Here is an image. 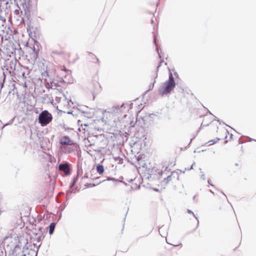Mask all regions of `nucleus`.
I'll return each mask as SVG.
<instances>
[{
    "label": "nucleus",
    "mask_w": 256,
    "mask_h": 256,
    "mask_svg": "<svg viewBox=\"0 0 256 256\" xmlns=\"http://www.w3.org/2000/svg\"><path fill=\"white\" fill-rule=\"evenodd\" d=\"M176 86V82L174 80L172 73L169 74L168 80L165 82L163 86L159 89L160 94L164 96L170 92Z\"/></svg>",
    "instance_id": "obj_1"
},
{
    "label": "nucleus",
    "mask_w": 256,
    "mask_h": 256,
    "mask_svg": "<svg viewBox=\"0 0 256 256\" xmlns=\"http://www.w3.org/2000/svg\"><path fill=\"white\" fill-rule=\"evenodd\" d=\"M52 114L46 110L42 111L38 116V122L42 126H45L52 120Z\"/></svg>",
    "instance_id": "obj_2"
},
{
    "label": "nucleus",
    "mask_w": 256,
    "mask_h": 256,
    "mask_svg": "<svg viewBox=\"0 0 256 256\" xmlns=\"http://www.w3.org/2000/svg\"><path fill=\"white\" fill-rule=\"evenodd\" d=\"M66 76L70 78V75L65 76V79H66ZM71 82L70 80H64L63 78L61 79L59 81H57L56 80H54L52 83V86H55L56 88L58 87H64L66 86V83Z\"/></svg>",
    "instance_id": "obj_3"
},
{
    "label": "nucleus",
    "mask_w": 256,
    "mask_h": 256,
    "mask_svg": "<svg viewBox=\"0 0 256 256\" xmlns=\"http://www.w3.org/2000/svg\"><path fill=\"white\" fill-rule=\"evenodd\" d=\"M60 144L62 146H78L77 144L74 143L68 136H66L60 138Z\"/></svg>",
    "instance_id": "obj_4"
},
{
    "label": "nucleus",
    "mask_w": 256,
    "mask_h": 256,
    "mask_svg": "<svg viewBox=\"0 0 256 256\" xmlns=\"http://www.w3.org/2000/svg\"><path fill=\"white\" fill-rule=\"evenodd\" d=\"M58 169L59 170L64 172L66 175H68L70 174V166L67 162L60 164L58 166Z\"/></svg>",
    "instance_id": "obj_5"
},
{
    "label": "nucleus",
    "mask_w": 256,
    "mask_h": 256,
    "mask_svg": "<svg viewBox=\"0 0 256 256\" xmlns=\"http://www.w3.org/2000/svg\"><path fill=\"white\" fill-rule=\"evenodd\" d=\"M124 104H122L120 106H114L112 108V112L114 114H118L124 111Z\"/></svg>",
    "instance_id": "obj_6"
},
{
    "label": "nucleus",
    "mask_w": 256,
    "mask_h": 256,
    "mask_svg": "<svg viewBox=\"0 0 256 256\" xmlns=\"http://www.w3.org/2000/svg\"><path fill=\"white\" fill-rule=\"evenodd\" d=\"M62 99V100L66 102L68 106H70V103H72V104H73L70 100H67L66 96L64 94H62V97L56 96L55 98L56 101L58 102H60Z\"/></svg>",
    "instance_id": "obj_7"
},
{
    "label": "nucleus",
    "mask_w": 256,
    "mask_h": 256,
    "mask_svg": "<svg viewBox=\"0 0 256 256\" xmlns=\"http://www.w3.org/2000/svg\"><path fill=\"white\" fill-rule=\"evenodd\" d=\"M60 149L64 153L66 154H72L74 150L73 148H68L66 146H61Z\"/></svg>",
    "instance_id": "obj_8"
},
{
    "label": "nucleus",
    "mask_w": 256,
    "mask_h": 256,
    "mask_svg": "<svg viewBox=\"0 0 256 256\" xmlns=\"http://www.w3.org/2000/svg\"><path fill=\"white\" fill-rule=\"evenodd\" d=\"M94 88L92 89L94 93H98L100 90V86L98 82L93 84Z\"/></svg>",
    "instance_id": "obj_9"
},
{
    "label": "nucleus",
    "mask_w": 256,
    "mask_h": 256,
    "mask_svg": "<svg viewBox=\"0 0 256 256\" xmlns=\"http://www.w3.org/2000/svg\"><path fill=\"white\" fill-rule=\"evenodd\" d=\"M56 226V224L54 222H52L50 224L49 226V234H52L54 233Z\"/></svg>",
    "instance_id": "obj_10"
},
{
    "label": "nucleus",
    "mask_w": 256,
    "mask_h": 256,
    "mask_svg": "<svg viewBox=\"0 0 256 256\" xmlns=\"http://www.w3.org/2000/svg\"><path fill=\"white\" fill-rule=\"evenodd\" d=\"M172 173L171 172L170 175L166 176V178H164L162 182L165 184H167L170 181L172 180Z\"/></svg>",
    "instance_id": "obj_11"
},
{
    "label": "nucleus",
    "mask_w": 256,
    "mask_h": 256,
    "mask_svg": "<svg viewBox=\"0 0 256 256\" xmlns=\"http://www.w3.org/2000/svg\"><path fill=\"white\" fill-rule=\"evenodd\" d=\"M96 170L99 174H102L104 172V166L102 164H98L96 166Z\"/></svg>",
    "instance_id": "obj_12"
},
{
    "label": "nucleus",
    "mask_w": 256,
    "mask_h": 256,
    "mask_svg": "<svg viewBox=\"0 0 256 256\" xmlns=\"http://www.w3.org/2000/svg\"><path fill=\"white\" fill-rule=\"evenodd\" d=\"M14 14L16 15V18L18 20L20 18L22 19V20H23V18L20 16V12L19 10H16L14 12Z\"/></svg>",
    "instance_id": "obj_13"
},
{
    "label": "nucleus",
    "mask_w": 256,
    "mask_h": 256,
    "mask_svg": "<svg viewBox=\"0 0 256 256\" xmlns=\"http://www.w3.org/2000/svg\"><path fill=\"white\" fill-rule=\"evenodd\" d=\"M220 139L219 138H216V140H210L209 142H207V144H208V146H210V145H212V144H214L216 143Z\"/></svg>",
    "instance_id": "obj_14"
},
{
    "label": "nucleus",
    "mask_w": 256,
    "mask_h": 256,
    "mask_svg": "<svg viewBox=\"0 0 256 256\" xmlns=\"http://www.w3.org/2000/svg\"><path fill=\"white\" fill-rule=\"evenodd\" d=\"M187 212L188 214H192V216H194V217L196 220H197V223H198H198H199V221L198 219V218L194 215V213L190 210H187Z\"/></svg>",
    "instance_id": "obj_15"
},
{
    "label": "nucleus",
    "mask_w": 256,
    "mask_h": 256,
    "mask_svg": "<svg viewBox=\"0 0 256 256\" xmlns=\"http://www.w3.org/2000/svg\"><path fill=\"white\" fill-rule=\"evenodd\" d=\"M78 176H76L75 178H74L73 179V181L72 182V183L71 184H70V188H72V186H74L76 184V182L77 180H78Z\"/></svg>",
    "instance_id": "obj_16"
},
{
    "label": "nucleus",
    "mask_w": 256,
    "mask_h": 256,
    "mask_svg": "<svg viewBox=\"0 0 256 256\" xmlns=\"http://www.w3.org/2000/svg\"><path fill=\"white\" fill-rule=\"evenodd\" d=\"M154 43L155 44H156V50H157V52H158V56H159L160 58H161V56H160V52H158V46L156 45V38H155V37H154Z\"/></svg>",
    "instance_id": "obj_17"
},
{
    "label": "nucleus",
    "mask_w": 256,
    "mask_h": 256,
    "mask_svg": "<svg viewBox=\"0 0 256 256\" xmlns=\"http://www.w3.org/2000/svg\"><path fill=\"white\" fill-rule=\"evenodd\" d=\"M6 254L4 252L2 249H0V256H6Z\"/></svg>",
    "instance_id": "obj_18"
},
{
    "label": "nucleus",
    "mask_w": 256,
    "mask_h": 256,
    "mask_svg": "<svg viewBox=\"0 0 256 256\" xmlns=\"http://www.w3.org/2000/svg\"><path fill=\"white\" fill-rule=\"evenodd\" d=\"M96 186V184H85V186H86V187H92V186Z\"/></svg>",
    "instance_id": "obj_19"
},
{
    "label": "nucleus",
    "mask_w": 256,
    "mask_h": 256,
    "mask_svg": "<svg viewBox=\"0 0 256 256\" xmlns=\"http://www.w3.org/2000/svg\"><path fill=\"white\" fill-rule=\"evenodd\" d=\"M34 58H36L38 56V54H37V52H36L35 49L34 50Z\"/></svg>",
    "instance_id": "obj_20"
},
{
    "label": "nucleus",
    "mask_w": 256,
    "mask_h": 256,
    "mask_svg": "<svg viewBox=\"0 0 256 256\" xmlns=\"http://www.w3.org/2000/svg\"><path fill=\"white\" fill-rule=\"evenodd\" d=\"M225 134L226 135V138L227 137V134H229L227 130H224Z\"/></svg>",
    "instance_id": "obj_21"
},
{
    "label": "nucleus",
    "mask_w": 256,
    "mask_h": 256,
    "mask_svg": "<svg viewBox=\"0 0 256 256\" xmlns=\"http://www.w3.org/2000/svg\"><path fill=\"white\" fill-rule=\"evenodd\" d=\"M94 151L99 152L101 151V149L100 148H96V150H94Z\"/></svg>",
    "instance_id": "obj_22"
},
{
    "label": "nucleus",
    "mask_w": 256,
    "mask_h": 256,
    "mask_svg": "<svg viewBox=\"0 0 256 256\" xmlns=\"http://www.w3.org/2000/svg\"><path fill=\"white\" fill-rule=\"evenodd\" d=\"M123 162V159L122 158H120L119 159V164H122Z\"/></svg>",
    "instance_id": "obj_23"
},
{
    "label": "nucleus",
    "mask_w": 256,
    "mask_h": 256,
    "mask_svg": "<svg viewBox=\"0 0 256 256\" xmlns=\"http://www.w3.org/2000/svg\"><path fill=\"white\" fill-rule=\"evenodd\" d=\"M201 178L203 180H205V176L204 174H202L200 176Z\"/></svg>",
    "instance_id": "obj_24"
},
{
    "label": "nucleus",
    "mask_w": 256,
    "mask_h": 256,
    "mask_svg": "<svg viewBox=\"0 0 256 256\" xmlns=\"http://www.w3.org/2000/svg\"><path fill=\"white\" fill-rule=\"evenodd\" d=\"M208 184H210V186H214L213 184H211L210 183V180H208Z\"/></svg>",
    "instance_id": "obj_25"
},
{
    "label": "nucleus",
    "mask_w": 256,
    "mask_h": 256,
    "mask_svg": "<svg viewBox=\"0 0 256 256\" xmlns=\"http://www.w3.org/2000/svg\"><path fill=\"white\" fill-rule=\"evenodd\" d=\"M160 174L161 176H162L163 174H164V172H162V170H161V171H160Z\"/></svg>",
    "instance_id": "obj_26"
},
{
    "label": "nucleus",
    "mask_w": 256,
    "mask_h": 256,
    "mask_svg": "<svg viewBox=\"0 0 256 256\" xmlns=\"http://www.w3.org/2000/svg\"><path fill=\"white\" fill-rule=\"evenodd\" d=\"M120 158V157H116V158H115V160H119Z\"/></svg>",
    "instance_id": "obj_27"
},
{
    "label": "nucleus",
    "mask_w": 256,
    "mask_h": 256,
    "mask_svg": "<svg viewBox=\"0 0 256 256\" xmlns=\"http://www.w3.org/2000/svg\"><path fill=\"white\" fill-rule=\"evenodd\" d=\"M208 126V124H206V125H204H204H203V124H201V126H200V127H202V126Z\"/></svg>",
    "instance_id": "obj_28"
},
{
    "label": "nucleus",
    "mask_w": 256,
    "mask_h": 256,
    "mask_svg": "<svg viewBox=\"0 0 256 256\" xmlns=\"http://www.w3.org/2000/svg\"><path fill=\"white\" fill-rule=\"evenodd\" d=\"M220 192L223 194L226 197V195L225 194H224L222 191Z\"/></svg>",
    "instance_id": "obj_29"
},
{
    "label": "nucleus",
    "mask_w": 256,
    "mask_h": 256,
    "mask_svg": "<svg viewBox=\"0 0 256 256\" xmlns=\"http://www.w3.org/2000/svg\"><path fill=\"white\" fill-rule=\"evenodd\" d=\"M162 227L160 228L159 230V232L160 233V230H162Z\"/></svg>",
    "instance_id": "obj_30"
},
{
    "label": "nucleus",
    "mask_w": 256,
    "mask_h": 256,
    "mask_svg": "<svg viewBox=\"0 0 256 256\" xmlns=\"http://www.w3.org/2000/svg\"><path fill=\"white\" fill-rule=\"evenodd\" d=\"M210 192L213 194H214V192L212 190H210Z\"/></svg>",
    "instance_id": "obj_31"
},
{
    "label": "nucleus",
    "mask_w": 256,
    "mask_h": 256,
    "mask_svg": "<svg viewBox=\"0 0 256 256\" xmlns=\"http://www.w3.org/2000/svg\"><path fill=\"white\" fill-rule=\"evenodd\" d=\"M193 168V164L191 168H190V170L191 169H192Z\"/></svg>",
    "instance_id": "obj_32"
},
{
    "label": "nucleus",
    "mask_w": 256,
    "mask_h": 256,
    "mask_svg": "<svg viewBox=\"0 0 256 256\" xmlns=\"http://www.w3.org/2000/svg\"><path fill=\"white\" fill-rule=\"evenodd\" d=\"M20 256H26V255L22 254Z\"/></svg>",
    "instance_id": "obj_33"
},
{
    "label": "nucleus",
    "mask_w": 256,
    "mask_h": 256,
    "mask_svg": "<svg viewBox=\"0 0 256 256\" xmlns=\"http://www.w3.org/2000/svg\"><path fill=\"white\" fill-rule=\"evenodd\" d=\"M96 60L97 62H98V59L96 58Z\"/></svg>",
    "instance_id": "obj_34"
},
{
    "label": "nucleus",
    "mask_w": 256,
    "mask_h": 256,
    "mask_svg": "<svg viewBox=\"0 0 256 256\" xmlns=\"http://www.w3.org/2000/svg\"><path fill=\"white\" fill-rule=\"evenodd\" d=\"M151 22H152V23H153V22H154V20H151Z\"/></svg>",
    "instance_id": "obj_35"
},
{
    "label": "nucleus",
    "mask_w": 256,
    "mask_h": 256,
    "mask_svg": "<svg viewBox=\"0 0 256 256\" xmlns=\"http://www.w3.org/2000/svg\"><path fill=\"white\" fill-rule=\"evenodd\" d=\"M160 66V64L158 65V68Z\"/></svg>",
    "instance_id": "obj_36"
},
{
    "label": "nucleus",
    "mask_w": 256,
    "mask_h": 256,
    "mask_svg": "<svg viewBox=\"0 0 256 256\" xmlns=\"http://www.w3.org/2000/svg\"><path fill=\"white\" fill-rule=\"evenodd\" d=\"M92 146V144H90V145L89 146H90V147H91V146Z\"/></svg>",
    "instance_id": "obj_37"
},
{
    "label": "nucleus",
    "mask_w": 256,
    "mask_h": 256,
    "mask_svg": "<svg viewBox=\"0 0 256 256\" xmlns=\"http://www.w3.org/2000/svg\"><path fill=\"white\" fill-rule=\"evenodd\" d=\"M167 169H168V167H166L165 168V170H166Z\"/></svg>",
    "instance_id": "obj_38"
},
{
    "label": "nucleus",
    "mask_w": 256,
    "mask_h": 256,
    "mask_svg": "<svg viewBox=\"0 0 256 256\" xmlns=\"http://www.w3.org/2000/svg\"><path fill=\"white\" fill-rule=\"evenodd\" d=\"M108 180H112V178H108Z\"/></svg>",
    "instance_id": "obj_39"
},
{
    "label": "nucleus",
    "mask_w": 256,
    "mask_h": 256,
    "mask_svg": "<svg viewBox=\"0 0 256 256\" xmlns=\"http://www.w3.org/2000/svg\"><path fill=\"white\" fill-rule=\"evenodd\" d=\"M192 139L190 140V142L192 141Z\"/></svg>",
    "instance_id": "obj_40"
}]
</instances>
